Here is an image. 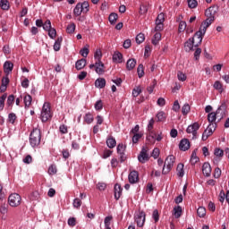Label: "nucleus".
Instances as JSON below:
<instances>
[{"instance_id": "obj_42", "label": "nucleus", "mask_w": 229, "mask_h": 229, "mask_svg": "<svg viewBox=\"0 0 229 229\" xmlns=\"http://www.w3.org/2000/svg\"><path fill=\"white\" fill-rule=\"evenodd\" d=\"M197 216H199V217H204L205 216H207V209L205 208V207H199V208L197 209Z\"/></svg>"}, {"instance_id": "obj_55", "label": "nucleus", "mask_w": 229, "mask_h": 229, "mask_svg": "<svg viewBox=\"0 0 229 229\" xmlns=\"http://www.w3.org/2000/svg\"><path fill=\"white\" fill-rule=\"evenodd\" d=\"M94 58L97 60L96 62H101V58H103V53L101 50H97L94 54Z\"/></svg>"}, {"instance_id": "obj_3", "label": "nucleus", "mask_w": 229, "mask_h": 229, "mask_svg": "<svg viewBox=\"0 0 229 229\" xmlns=\"http://www.w3.org/2000/svg\"><path fill=\"white\" fill-rule=\"evenodd\" d=\"M52 118L51 103L45 102L41 109L40 119L43 123H47V121H51Z\"/></svg>"}, {"instance_id": "obj_36", "label": "nucleus", "mask_w": 229, "mask_h": 229, "mask_svg": "<svg viewBox=\"0 0 229 229\" xmlns=\"http://www.w3.org/2000/svg\"><path fill=\"white\" fill-rule=\"evenodd\" d=\"M157 138V133L153 132V131H149L148 135L147 136V140L150 144H155Z\"/></svg>"}, {"instance_id": "obj_48", "label": "nucleus", "mask_w": 229, "mask_h": 229, "mask_svg": "<svg viewBox=\"0 0 229 229\" xmlns=\"http://www.w3.org/2000/svg\"><path fill=\"white\" fill-rule=\"evenodd\" d=\"M76 31V24L71 23L66 27V32L69 34H72Z\"/></svg>"}, {"instance_id": "obj_24", "label": "nucleus", "mask_w": 229, "mask_h": 229, "mask_svg": "<svg viewBox=\"0 0 229 229\" xmlns=\"http://www.w3.org/2000/svg\"><path fill=\"white\" fill-rule=\"evenodd\" d=\"M185 30H186V33H192V30L189 31V28H187V22L184 21H181L179 22V27H178L179 33H183Z\"/></svg>"}, {"instance_id": "obj_9", "label": "nucleus", "mask_w": 229, "mask_h": 229, "mask_svg": "<svg viewBox=\"0 0 229 229\" xmlns=\"http://www.w3.org/2000/svg\"><path fill=\"white\" fill-rule=\"evenodd\" d=\"M216 126L217 123H209L208 128L202 133V140H207L208 137H210L214 133V131H216Z\"/></svg>"}, {"instance_id": "obj_12", "label": "nucleus", "mask_w": 229, "mask_h": 229, "mask_svg": "<svg viewBox=\"0 0 229 229\" xmlns=\"http://www.w3.org/2000/svg\"><path fill=\"white\" fill-rule=\"evenodd\" d=\"M214 155H215V157L213 159V162L217 165L219 162H221V158L225 157V151L219 148H216L214 150Z\"/></svg>"}, {"instance_id": "obj_8", "label": "nucleus", "mask_w": 229, "mask_h": 229, "mask_svg": "<svg viewBox=\"0 0 229 229\" xmlns=\"http://www.w3.org/2000/svg\"><path fill=\"white\" fill-rule=\"evenodd\" d=\"M198 130H199V123L195 122L194 123L189 125L186 129L187 133H191V139H198Z\"/></svg>"}, {"instance_id": "obj_18", "label": "nucleus", "mask_w": 229, "mask_h": 229, "mask_svg": "<svg viewBox=\"0 0 229 229\" xmlns=\"http://www.w3.org/2000/svg\"><path fill=\"white\" fill-rule=\"evenodd\" d=\"M113 62H114V64H123V62H124L123 56V55L121 54V52L115 51V52L113 54Z\"/></svg>"}, {"instance_id": "obj_6", "label": "nucleus", "mask_w": 229, "mask_h": 229, "mask_svg": "<svg viewBox=\"0 0 229 229\" xmlns=\"http://www.w3.org/2000/svg\"><path fill=\"white\" fill-rule=\"evenodd\" d=\"M22 201V198L18 193H12L8 197V203L10 207H19Z\"/></svg>"}, {"instance_id": "obj_19", "label": "nucleus", "mask_w": 229, "mask_h": 229, "mask_svg": "<svg viewBox=\"0 0 229 229\" xmlns=\"http://www.w3.org/2000/svg\"><path fill=\"white\" fill-rule=\"evenodd\" d=\"M12 71H13V63L12 61H5L4 63V72L8 75Z\"/></svg>"}, {"instance_id": "obj_49", "label": "nucleus", "mask_w": 229, "mask_h": 229, "mask_svg": "<svg viewBox=\"0 0 229 229\" xmlns=\"http://www.w3.org/2000/svg\"><path fill=\"white\" fill-rule=\"evenodd\" d=\"M191 112V106L189 104H184L182 107V115H187Z\"/></svg>"}, {"instance_id": "obj_10", "label": "nucleus", "mask_w": 229, "mask_h": 229, "mask_svg": "<svg viewBox=\"0 0 229 229\" xmlns=\"http://www.w3.org/2000/svg\"><path fill=\"white\" fill-rule=\"evenodd\" d=\"M165 21V18L164 17V13H160L157 15L156 19V27L155 31H163L164 30V22Z\"/></svg>"}, {"instance_id": "obj_33", "label": "nucleus", "mask_w": 229, "mask_h": 229, "mask_svg": "<svg viewBox=\"0 0 229 229\" xmlns=\"http://www.w3.org/2000/svg\"><path fill=\"white\" fill-rule=\"evenodd\" d=\"M183 164L180 163L177 165V176H179V178H183L184 174H185V171L183 170Z\"/></svg>"}, {"instance_id": "obj_13", "label": "nucleus", "mask_w": 229, "mask_h": 229, "mask_svg": "<svg viewBox=\"0 0 229 229\" xmlns=\"http://www.w3.org/2000/svg\"><path fill=\"white\" fill-rule=\"evenodd\" d=\"M221 114V107L216 109V112H211L208 114V121L209 124H216V121L217 119V115Z\"/></svg>"}, {"instance_id": "obj_64", "label": "nucleus", "mask_w": 229, "mask_h": 229, "mask_svg": "<svg viewBox=\"0 0 229 229\" xmlns=\"http://www.w3.org/2000/svg\"><path fill=\"white\" fill-rule=\"evenodd\" d=\"M188 6L189 8H196L198 6V1L197 0H188Z\"/></svg>"}, {"instance_id": "obj_25", "label": "nucleus", "mask_w": 229, "mask_h": 229, "mask_svg": "<svg viewBox=\"0 0 229 229\" xmlns=\"http://www.w3.org/2000/svg\"><path fill=\"white\" fill-rule=\"evenodd\" d=\"M136 65H137V60L135 58H131L126 63V69L127 71H133Z\"/></svg>"}, {"instance_id": "obj_52", "label": "nucleus", "mask_w": 229, "mask_h": 229, "mask_svg": "<svg viewBox=\"0 0 229 229\" xmlns=\"http://www.w3.org/2000/svg\"><path fill=\"white\" fill-rule=\"evenodd\" d=\"M146 40V37L144 36V33H140L136 36V42L138 44H142Z\"/></svg>"}, {"instance_id": "obj_37", "label": "nucleus", "mask_w": 229, "mask_h": 229, "mask_svg": "<svg viewBox=\"0 0 229 229\" xmlns=\"http://www.w3.org/2000/svg\"><path fill=\"white\" fill-rule=\"evenodd\" d=\"M213 87H214V89L218 90L220 94L223 93V90H225V89H223V83H221V81H216Z\"/></svg>"}, {"instance_id": "obj_58", "label": "nucleus", "mask_w": 229, "mask_h": 229, "mask_svg": "<svg viewBox=\"0 0 229 229\" xmlns=\"http://www.w3.org/2000/svg\"><path fill=\"white\" fill-rule=\"evenodd\" d=\"M137 72H138L139 78H142V76H144V65L143 64H139V66L137 68Z\"/></svg>"}, {"instance_id": "obj_47", "label": "nucleus", "mask_w": 229, "mask_h": 229, "mask_svg": "<svg viewBox=\"0 0 229 229\" xmlns=\"http://www.w3.org/2000/svg\"><path fill=\"white\" fill-rule=\"evenodd\" d=\"M14 103H15V96L9 95L6 102L7 106H13Z\"/></svg>"}, {"instance_id": "obj_31", "label": "nucleus", "mask_w": 229, "mask_h": 229, "mask_svg": "<svg viewBox=\"0 0 229 229\" xmlns=\"http://www.w3.org/2000/svg\"><path fill=\"white\" fill-rule=\"evenodd\" d=\"M32 101H33V98H31L30 94L25 95L23 98V103L25 105V108H30V106H31Z\"/></svg>"}, {"instance_id": "obj_22", "label": "nucleus", "mask_w": 229, "mask_h": 229, "mask_svg": "<svg viewBox=\"0 0 229 229\" xmlns=\"http://www.w3.org/2000/svg\"><path fill=\"white\" fill-rule=\"evenodd\" d=\"M106 146L109 148V149H114L115 146H117V141L115 140V138L114 136H108L106 139Z\"/></svg>"}, {"instance_id": "obj_34", "label": "nucleus", "mask_w": 229, "mask_h": 229, "mask_svg": "<svg viewBox=\"0 0 229 229\" xmlns=\"http://www.w3.org/2000/svg\"><path fill=\"white\" fill-rule=\"evenodd\" d=\"M173 216L175 217V219H180V217H182V208H181V206H175L174 208Z\"/></svg>"}, {"instance_id": "obj_51", "label": "nucleus", "mask_w": 229, "mask_h": 229, "mask_svg": "<svg viewBox=\"0 0 229 229\" xmlns=\"http://www.w3.org/2000/svg\"><path fill=\"white\" fill-rule=\"evenodd\" d=\"M152 219H154L155 223H158V221H160V214L158 213V209H155L153 211Z\"/></svg>"}, {"instance_id": "obj_27", "label": "nucleus", "mask_w": 229, "mask_h": 229, "mask_svg": "<svg viewBox=\"0 0 229 229\" xmlns=\"http://www.w3.org/2000/svg\"><path fill=\"white\" fill-rule=\"evenodd\" d=\"M83 119L86 124H92L94 123V115L90 112L86 113Z\"/></svg>"}, {"instance_id": "obj_54", "label": "nucleus", "mask_w": 229, "mask_h": 229, "mask_svg": "<svg viewBox=\"0 0 229 229\" xmlns=\"http://www.w3.org/2000/svg\"><path fill=\"white\" fill-rule=\"evenodd\" d=\"M116 151L118 154L124 153V151H126V146L123 143H119L117 145Z\"/></svg>"}, {"instance_id": "obj_28", "label": "nucleus", "mask_w": 229, "mask_h": 229, "mask_svg": "<svg viewBox=\"0 0 229 229\" xmlns=\"http://www.w3.org/2000/svg\"><path fill=\"white\" fill-rule=\"evenodd\" d=\"M157 123H165V120L167 119V114H165V112L159 111L157 115Z\"/></svg>"}, {"instance_id": "obj_40", "label": "nucleus", "mask_w": 229, "mask_h": 229, "mask_svg": "<svg viewBox=\"0 0 229 229\" xmlns=\"http://www.w3.org/2000/svg\"><path fill=\"white\" fill-rule=\"evenodd\" d=\"M112 219H114L112 216H108L105 217L104 219L105 228H111Z\"/></svg>"}, {"instance_id": "obj_14", "label": "nucleus", "mask_w": 229, "mask_h": 229, "mask_svg": "<svg viewBox=\"0 0 229 229\" xmlns=\"http://www.w3.org/2000/svg\"><path fill=\"white\" fill-rule=\"evenodd\" d=\"M179 149L181 151H189L191 149V141L189 139H182L179 143Z\"/></svg>"}, {"instance_id": "obj_7", "label": "nucleus", "mask_w": 229, "mask_h": 229, "mask_svg": "<svg viewBox=\"0 0 229 229\" xmlns=\"http://www.w3.org/2000/svg\"><path fill=\"white\" fill-rule=\"evenodd\" d=\"M148 151H149V148L142 147L140 154L138 155V160L140 164H146V162H148L149 154L148 153Z\"/></svg>"}, {"instance_id": "obj_17", "label": "nucleus", "mask_w": 229, "mask_h": 229, "mask_svg": "<svg viewBox=\"0 0 229 229\" xmlns=\"http://www.w3.org/2000/svg\"><path fill=\"white\" fill-rule=\"evenodd\" d=\"M114 199H116V201H119V199L121 198V196H123V187H121L119 183L114 184Z\"/></svg>"}, {"instance_id": "obj_62", "label": "nucleus", "mask_w": 229, "mask_h": 229, "mask_svg": "<svg viewBox=\"0 0 229 229\" xmlns=\"http://www.w3.org/2000/svg\"><path fill=\"white\" fill-rule=\"evenodd\" d=\"M177 78H178L179 81H185L187 80V75H185V73H183V72H178Z\"/></svg>"}, {"instance_id": "obj_30", "label": "nucleus", "mask_w": 229, "mask_h": 229, "mask_svg": "<svg viewBox=\"0 0 229 229\" xmlns=\"http://www.w3.org/2000/svg\"><path fill=\"white\" fill-rule=\"evenodd\" d=\"M83 13V9H81V3H78L73 9V14L75 17H80Z\"/></svg>"}, {"instance_id": "obj_4", "label": "nucleus", "mask_w": 229, "mask_h": 229, "mask_svg": "<svg viewBox=\"0 0 229 229\" xmlns=\"http://www.w3.org/2000/svg\"><path fill=\"white\" fill-rule=\"evenodd\" d=\"M175 160H176V157H174V156L173 155H170L165 158V161L163 165V170H162L163 174H168V173H171V170L174 165Z\"/></svg>"}, {"instance_id": "obj_5", "label": "nucleus", "mask_w": 229, "mask_h": 229, "mask_svg": "<svg viewBox=\"0 0 229 229\" xmlns=\"http://www.w3.org/2000/svg\"><path fill=\"white\" fill-rule=\"evenodd\" d=\"M134 221L139 228H143L146 223V212L144 210H139L134 215Z\"/></svg>"}, {"instance_id": "obj_46", "label": "nucleus", "mask_w": 229, "mask_h": 229, "mask_svg": "<svg viewBox=\"0 0 229 229\" xmlns=\"http://www.w3.org/2000/svg\"><path fill=\"white\" fill-rule=\"evenodd\" d=\"M141 92H142V88H140V86L135 87L132 89V97L139 98V96L140 95Z\"/></svg>"}, {"instance_id": "obj_35", "label": "nucleus", "mask_w": 229, "mask_h": 229, "mask_svg": "<svg viewBox=\"0 0 229 229\" xmlns=\"http://www.w3.org/2000/svg\"><path fill=\"white\" fill-rule=\"evenodd\" d=\"M64 38L62 37L57 38V39L55 41L54 44V51H60V48L62 47V41Z\"/></svg>"}, {"instance_id": "obj_21", "label": "nucleus", "mask_w": 229, "mask_h": 229, "mask_svg": "<svg viewBox=\"0 0 229 229\" xmlns=\"http://www.w3.org/2000/svg\"><path fill=\"white\" fill-rule=\"evenodd\" d=\"M95 72L97 74H103L105 72V64L103 62L98 61L95 63Z\"/></svg>"}, {"instance_id": "obj_32", "label": "nucleus", "mask_w": 229, "mask_h": 229, "mask_svg": "<svg viewBox=\"0 0 229 229\" xmlns=\"http://www.w3.org/2000/svg\"><path fill=\"white\" fill-rule=\"evenodd\" d=\"M162 40V34L160 32H156L152 38L153 46H157L158 42Z\"/></svg>"}, {"instance_id": "obj_63", "label": "nucleus", "mask_w": 229, "mask_h": 229, "mask_svg": "<svg viewBox=\"0 0 229 229\" xmlns=\"http://www.w3.org/2000/svg\"><path fill=\"white\" fill-rule=\"evenodd\" d=\"M95 110H97V111L103 110V101L102 100H98L95 103Z\"/></svg>"}, {"instance_id": "obj_53", "label": "nucleus", "mask_w": 229, "mask_h": 229, "mask_svg": "<svg viewBox=\"0 0 229 229\" xmlns=\"http://www.w3.org/2000/svg\"><path fill=\"white\" fill-rule=\"evenodd\" d=\"M53 29L51 27V20H47L44 23H43V30L45 31H49V30Z\"/></svg>"}, {"instance_id": "obj_45", "label": "nucleus", "mask_w": 229, "mask_h": 229, "mask_svg": "<svg viewBox=\"0 0 229 229\" xmlns=\"http://www.w3.org/2000/svg\"><path fill=\"white\" fill-rule=\"evenodd\" d=\"M82 203L83 202L81 201V199H80L79 198H76L73 199L72 207L73 208L80 209L81 208Z\"/></svg>"}, {"instance_id": "obj_57", "label": "nucleus", "mask_w": 229, "mask_h": 229, "mask_svg": "<svg viewBox=\"0 0 229 229\" xmlns=\"http://www.w3.org/2000/svg\"><path fill=\"white\" fill-rule=\"evenodd\" d=\"M225 199H226V193H225L224 190H221L218 195V200L220 201V203H225Z\"/></svg>"}, {"instance_id": "obj_11", "label": "nucleus", "mask_w": 229, "mask_h": 229, "mask_svg": "<svg viewBox=\"0 0 229 229\" xmlns=\"http://www.w3.org/2000/svg\"><path fill=\"white\" fill-rule=\"evenodd\" d=\"M203 37H205V33L201 30V28H199V31H197L193 38L191 39L195 43V47H198L201 42H203Z\"/></svg>"}, {"instance_id": "obj_50", "label": "nucleus", "mask_w": 229, "mask_h": 229, "mask_svg": "<svg viewBox=\"0 0 229 229\" xmlns=\"http://www.w3.org/2000/svg\"><path fill=\"white\" fill-rule=\"evenodd\" d=\"M148 10H149V7L146 4H141L140 6V15H146L148 13Z\"/></svg>"}, {"instance_id": "obj_15", "label": "nucleus", "mask_w": 229, "mask_h": 229, "mask_svg": "<svg viewBox=\"0 0 229 229\" xmlns=\"http://www.w3.org/2000/svg\"><path fill=\"white\" fill-rule=\"evenodd\" d=\"M202 174L206 176V178L210 177L212 174V166H210V163L205 162L202 165Z\"/></svg>"}, {"instance_id": "obj_39", "label": "nucleus", "mask_w": 229, "mask_h": 229, "mask_svg": "<svg viewBox=\"0 0 229 229\" xmlns=\"http://www.w3.org/2000/svg\"><path fill=\"white\" fill-rule=\"evenodd\" d=\"M117 19H119V15L115 13H111L108 17L110 24H115V22H117Z\"/></svg>"}, {"instance_id": "obj_41", "label": "nucleus", "mask_w": 229, "mask_h": 229, "mask_svg": "<svg viewBox=\"0 0 229 229\" xmlns=\"http://www.w3.org/2000/svg\"><path fill=\"white\" fill-rule=\"evenodd\" d=\"M58 173V169L56 168V165H50L48 167V174L53 176Z\"/></svg>"}, {"instance_id": "obj_59", "label": "nucleus", "mask_w": 229, "mask_h": 229, "mask_svg": "<svg viewBox=\"0 0 229 229\" xmlns=\"http://www.w3.org/2000/svg\"><path fill=\"white\" fill-rule=\"evenodd\" d=\"M81 6L83 13H87V12H89V2H83L82 4H81Z\"/></svg>"}, {"instance_id": "obj_26", "label": "nucleus", "mask_w": 229, "mask_h": 229, "mask_svg": "<svg viewBox=\"0 0 229 229\" xmlns=\"http://www.w3.org/2000/svg\"><path fill=\"white\" fill-rule=\"evenodd\" d=\"M190 162L192 165H194L195 164H198V162H199V157H198V148H195L192 151Z\"/></svg>"}, {"instance_id": "obj_43", "label": "nucleus", "mask_w": 229, "mask_h": 229, "mask_svg": "<svg viewBox=\"0 0 229 229\" xmlns=\"http://www.w3.org/2000/svg\"><path fill=\"white\" fill-rule=\"evenodd\" d=\"M0 8L2 10H10V2L8 0H0Z\"/></svg>"}, {"instance_id": "obj_2", "label": "nucleus", "mask_w": 229, "mask_h": 229, "mask_svg": "<svg viewBox=\"0 0 229 229\" xmlns=\"http://www.w3.org/2000/svg\"><path fill=\"white\" fill-rule=\"evenodd\" d=\"M29 142L33 149H38L40 148V142H42V131L38 128H34L30 134Z\"/></svg>"}, {"instance_id": "obj_1", "label": "nucleus", "mask_w": 229, "mask_h": 229, "mask_svg": "<svg viewBox=\"0 0 229 229\" xmlns=\"http://www.w3.org/2000/svg\"><path fill=\"white\" fill-rule=\"evenodd\" d=\"M216 13H217V7L215 5L210 6L205 11V15L208 18L200 25L202 33H207V28L216 21Z\"/></svg>"}, {"instance_id": "obj_60", "label": "nucleus", "mask_w": 229, "mask_h": 229, "mask_svg": "<svg viewBox=\"0 0 229 229\" xmlns=\"http://www.w3.org/2000/svg\"><path fill=\"white\" fill-rule=\"evenodd\" d=\"M47 31L48 32V37H50L53 39L56 38V29L52 28Z\"/></svg>"}, {"instance_id": "obj_38", "label": "nucleus", "mask_w": 229, "mask_h": 229, "mask_svg": "<svg viewBox=\"0 0 229 229\" xmlns=\"http://www.w3.org/2000/svg\"><path fill=\"white\" fill-rule=\"evenodd\" d=\"M15 121H17V114H15V113H10L8 114L7 122L10 124H15Z\"/></svg>"}, {"instance_id": "obj_29", "label": "nucleus", "mask_w": 229, "mask_h": 229, "mask_svg": "<svg viewBox=\"0 0 229 229\" xmlns=\"http://www.w3.org/2000/svg\"><path fill=\"white\" fill-rule=\"evenodd\" d=\"M194 46L196 47V44L193 42L191 38H190L188 41L185 42L184 47L185 51H193L194 50Z\"/></svg>"}, {"instance_id": "obj_16", "label": "nucleus", "mask_w": 229, "mask_h": 229, "mask_svg": "<svg viewBox=\"0 0 229 229\" xmlns=\"http://www.w3.org/2000/svg\"><path fill=\"white\" fill-rule=\"evenodd\" d=\"M129 183H137L139 182V172L133 170L128 175Z\"/></svg>"}, {"instance_id": "obj_23", "label": "nucleus", "mask_w": 229, "mask_h": 229, "mask_svg": "<svg viewBox=\"0 0 229 229\" xmlns=\"http://www.w3.org/2000/svg\"><path fill=\"white\" fill-rule=\"evenodd\" d=\"M95 87L97 89H105L106 87V80L105 78H98L95 81Z\"/></svg>"}, {"instance_id": "obj_61", "label": "nucleus", "mask_w": 229, "mask_h": 229, "mask_svg": "<svg viewBox=\"0 0 229 229\" xmlns=\"http://www.w3.org/2000/svg\"><path fill=\"white\" fill-rule=\"evenodd\" d=\"M59 131L60 133H62L63 135H65L66 133H69V130L67 128V125L65 124H62L59 126Z\"/></svg>"}, {"instance_id": "obj_56", "label": "nucleus", "mask_w": 229, "mask_h": 229, "mask_svg": "<svg viewBox=\"0 0 229 229\" xmlns=\"http://www.w3.org/2000/svg\"><path fill=\"white\" fill-rule=\"evenodd\" d=\"M155 87H157V81H152V83H150V85L147 88V91L148 92V94H153Z\"/></svg>"}, {"instance_id": "obj_44", "label": "nucleus", "mask_w": 229, "mask_h": 229, "mask_svg": "<svg viewBox=\"0 0 229 229\" xmlns=\"http://www.w3.org/2000/svg\"><path fill=\"white\" fill-rule=\"evenodd\" d=\"M6 98H8V95H6V93L0 97V112H3V110H4V101H6Z\"/></svg>"}, {"instance_id": "obj_20", "label": "nucleus", "mask_w": 229, "mask_h": 229, "mask_svg": "<svg viewBox=\"0 0 229 229\" xmlns=\"http://www.w3.org/2000/svg\"><path fill=\"white\" fill-rule=\"evenodd\" d=\"M86 65H87V59L85 58L79 59L75 63V69L77 71H81V69H85Z\"/></svg>"}]
</instances>
